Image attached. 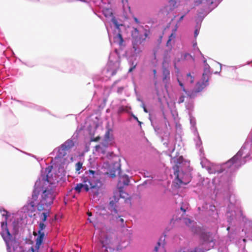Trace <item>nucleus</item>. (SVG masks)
Segmentation results:
<instances>
[{"label":"nucleus","instance_id":"obj_33","mask_svg":"<svg viewBox=\"0 0 252 252\" xmlns=\"http://www.w3.org/2000/svg\"><path fill=\"white\" fill-rule=\"evenodd\" d=\"M82 163L80 161H78L76 164V171H79L82 168Z\"/></svg>","mask_w":252,"mask_h":252},{"label":"nucleus","instance_id":"obj_34","mask_svg":"<svg viewBox=\"0 0 252 252\" xmlns=\"http://www.w3.org/2000/svg\"><path fill=\"white\" fill-rule=\"evenodd\" d=\"M125 111H126V108L123 106H120L118 109V112L119 113H122Z\"/></svg>","mask_w":252,"mask_h":252},{"label":"nucleus","instance_id":"obj_46","mask_svg":"<svg viewBox=\"0 0 252 252\" xmlns=\"http://www.w3.org/2000/svg\"><path fill=\"white\" fill-rule=\"evenodd\" d=\"M131 117L135 120L137 122H138L139 120L138 119V118L135 116L134 114H131Z\"/></svg>","mask_w":252,"mask_h":252},{"label":"nucleus","instance_id":"obj_3","mask_svg":"<svg viewBox=\"0 0 252 252\" xmlns=\"http://www.w3.org/2000/svg\"><path fill=\"white\" fill-rule=\"evenodd\" d=\"M81 181L83 183L88 184L91 192L94 195L98 194L102 183L100 181V175L97 172L91 169L86 171L81 178Z\"/></svg>","mask_w":252,"mask_h":252},{"label":"nucleus","instance_id":"obj_59","mask_svg":"<svg viewBox=\"0 0 252 252\" xmlns=\"http://www.w3.org/2000/svg\"><path fill=\"white\" fill-rule=\"evenodd\" d=\"M137 100L139 101H140L141 102V100H142V99H141L140 98H137Z\"/></svg>","mask_w":252,"mask_h":252},{"label":"nucleus","instance_id":"obj_55","mask_svg":"<svg viewBox=\"0 0 252 252\" xmlns=\"http://www.w3.org/2000/svg\"><path fill=\"white\" fill-rule=\"evenodd\" d=\"M122 223H124V220L123 219H120V220H119Z\"/></svg>","mask_w":252,"mask_h":252},{"label":"nucleus","instance_id":"obj_41","mask_svg":"<svg viewBox=\"0 0 252 252\" xmlns=\"http://www.w3.org/2000/svg\"><path fill=\"white\" fill-rule=\"evenodd\" d=\"M109 134H110V133H109V131L108 130L106 132V133L105 134V138L106 139H108L109 138Z\"/></svg>","mask_w":252,"mask_h":252},{"label":"nucleus","instance_id":"obj_20","mask_svg":"<svg viewBox=\"0 0 252 252\" xmlns=\"http://www.w3.org/2000/svg\"><path fill=\"white\" fill-rule=\"evenodd\" d=\"M44 237L45 234L44 232H38V236L35 240L36 249H39L40 246L43 243Z\"/></svg>","mask_w":252,"mask_h":252},{"label":"nucleus","instance_id":"obj_61","mask_svg":"<svg viewBox=\"0 0 252 252\" xmlns=\"http://www.w3.org/2000/svg\"><path fill=\"white\" fill-rule=\"evenodd\" d=\"M100 147L99 145H97L95 146L96 149L99 148Z\"/></svg>","mask_w":252,"mask_h":252},{"label":"nucleus","instance_id":"obj_44","mask_svg":"<svg viewBox=\"0 0 252 252\" xmlns=\"http://www.w3.org/2000/svg\"><path fill=\"white\" fill-rule=\"evenodd\" d=\"M185 16V15H183L180 17L179 20L178 21V23H179L180 22H181V21L183 20Z\"/></svg>","mask_w":252,"mask_h":252},{"label":"nucleus","instance_id":"obj_5","mask_svg":"<svg viewBox=\"0 0 252 252\" xmlns=\"http://www.w3.org/2000/svg\"><path fill=\"white\" fill-rule=\"evenodd\" d=\"M0 212L2 216L4 218V220L1 222V232L0 234L5 243L7 252H11V248L13 244L15 243V240L7 227V220L9 214L4 209H0Z\"/></svg>","mask_w":252,"mask_h":252},{"label":"nucleus","instance_id":"obj_36","mask_svg":"<svg viewBox=\"0 0 252 252\" xmlns=\"http://www.w3.org/2000/svg\"><path fill=\"white\" fill-rule=\"evenodd\" d=\"M136 64H134L133 62H132L131 64V66L128 70V72H130L133 71V70L135 68Z\"/></svg>","mask_w":252,"mask_h":252},{"label":"nucleus","instance_id":"obj_13","mask_svg":"<svg viewBox=\"0 0 252 252\" xmlns=\"http://www.w3.org/2000/svg\"><path fill=\"white\" fill-rule=\"evenodd\" d=\"M170 56H167L166 53L164 54L163 61L162 64V81L164 83H167L170 81V70L167 67L164 65L165 63H167L170 61Z\"/></svg>","mask_w":252,"mask_h":252},{"label":"nucleus","instance_id":"obj_52","mask_svg":"<svg viewBox=\"0 0 252 252\" xmlns=\"http://www.w3.org/2000/svg\"><path fill=\"white\" fill-rule=\"evenodd\" d=\"M153 74H154V75L156 76V74H157V70H156V69H154L153 70Z\"/></svg>","mask_w":252,"mask_h":252},{"label":"nucleus","instance_id":"obj_40","mask_svg":"<svg viewBox=\"0 0 252 252\" xmlns=\"http://www.w3.org/2000/svg\"><path fill=\"white\" fill-rule=\"evenodd\" d=\"M199 32V31L197 30V29H195L194 32V36L195 38H196L197 35H198Z\"/></svg>","mask_w":252,"mask_h":252},{"label":"nucleus","instance_id":"obj_53","mask_svg":"<svg viewBox=\"0 0 252 252\" xmlns=\"http://www.w3.org/2000/svg\"><path fill=\"white\" fill-rule=\"evenodd\" d=\"M123 195L125 196V197H123V198H126L127 197L128 194L126 193V194L125 193H123Z\"/></svg>","mask_w":252,"mask_h":252},{"label":"nucleus","instance_id":"obj_8","mask_svg":"<svg viewBox=\"0 0 252 252\" xmlns=\"http://www.w3.org/2000/svg\"><path fill=\"white\" fill-rule=\"evenodd\" d=\"M200 237L202 245L205 246V250L200 248H195L193 251H183V252H205V251H208L213 248L215 246V240L212 233L202 232L200 234Z\"/></svg>","mask_w":252,"mask_h":252},{"label":"nucleus","instance_id":"obj_2","mask_svg":"<svg viewBox=\"0 0 252 252\" xmlns=\"http://www.w3.org/2000/svg\"><path fill=\"white\" fill-rule=\"evenodd\" d=\"M226 216L227 219V222L229 226L227 227L228 233V238L230 242H235L238 239V234L236 230H232L230 231V225L235 220H244L245 216L243 213L242 208L241 205V201L236 198L234 194L229 196V204H228Z\"/></svg>","mask_w":252,"mask_h":252},{"label":"nucleus","instance_id":"obj_42","mask_svg":"<svg viewBox=\"0 0 252 252\" xmlns=\"http://www.w3.org/2000/svg\"><path fill=\"white\" fill-rule=\"evenodd\" d=\"M185 222L186 224H188V223H191V220H190V219H185Z\"/></svg>","mask_w":252,"mask_h":252},{"label":"nucleus","instance_id":"obj_48","mask_svg":"<svg viewBox=\"0 0 252 252\" xmlns=\"http://www.w3.org/2000/svg\"><path fill=\"white\" fill-rule=\"evenodd\" d=\"M12 100H14V101H17V102H19V103H20V101H21V100H18V99H16V98H13L12 97Z\"/></svg>","mask_w":252,"mask_h":252},{"label":"nucleus","instance_id":"obj_22","mask_svg":"<svg viewBox=\"0 0 252 252\" xmlns=\"http://www.w3.org/2000/svg\"><path fill=\"white\" fill-rule=\"evenodd\" d=\"M176 37V35L175 33H172L168 37V39L167 41V43H166V46L167 47H170V49L169 50H165L164 51V54H165V53H166V54L167 55V56H170L169 55V53H170L171 51V48H172V46L171 45V40L175 38Z\"/></svg>","mask_w":252,"mask_h":252},{"label":"nucleus","instance_id":"obj_11","mask_svg":"<svg viewBox=\"0 0 252 252\" xmlns=\"http://www.w3.org/2000/svg\"><path fill=\"white\" fill-rule=\"evenodd\" d=\"M198 209L200 214L210 218L208 220L211 221L215 222L217 220L219 216L215 205L206 203L201 207H199Z\"/></svg>","mask_w":252,"mask_h":252},{"label":"nucleus","instance_id":"obj_1","mask_svg":"<svg viewBox=\"0 0 252 252\" xmlns=\"http://www.w3.org/2000/svg\"><path fill=\"white\" fill-rule=\"evenodd\" d=\"M52 166H48L41 170L40 176L34 184L32 197L28 200V205L32 209L35 206L38 197L41 194L39 202L37 204L38 211H46L40 215L42 222L47 220L49 210L56 197V185L51 177Z\"/></svg>","mask_w":252,"mask_h":252},{"label":"nucleus","instance_id":"obj_7","mask_svg":"<svg viewBox=\"0 0 252 252\" xmlns=\"http://www.w3.org/2000/svg\"><path fill=\"white\" fill-rule=\"evenodd\" d=\"M149 31L144 30V32L138 30L136 28H133L131 32L132 39V47L136 54L139 53L140 51L138 45L145 42L148 37Z\"/></svg>","mask_w":252,"mask_h":252},{"label":"nucleus","instance_id":"obj_50","mask_svg":"<svg viewBox=\"0 0 252 252\" xmlns=\"http://www.w3.org/2000/svg\"><path fill=\"white\" fill-rule=\"evenodd\" d=\"M181 210L183 211L184 214L185 213L186 210L183 207H181Z\"/></svg>","mask_w":252,"mask_h":252},{"label":"nucleus","instance_id":"obj_64","mask_svg":"<svg viewBox=\"0 0 252 252\" xmlns=\"http://www.w3.org/2000/svg\"><path fill=\"white\" fill-rule=\"evenodd\" d=\"M88 215L89 216H91V215L90 214V213H88Z\"/></svg>","mask_w":252,"mask_h":252},{"label":"nucleus","instance_id":"obj_43","mask_svg":"<svg viewBox=\"0 0 252 252\" xmlns=\"http://www.w3.org/2000/svg\"><path fill=\"white\" fill-rule=\"evenodd\" d=\"M186 107L188 109H191V108L192 107V104L191 103H189L187 105H186Z\"/></svg>","mask_w":252,"mask_h":252},{"label":"nucleus","instance_id":"obj_30","mask_svg":"<svg viewBox=\"0 0 252 252\" xmlns=\"http://www.w3.org/2000/svg\"><path fill=\"white\" fill-rule=\"evenodd\" d=\"M46 225L43 222H40L39 224L38 232H43V230L45 228Z\"/></svg>","mask_w":252,"mask_h":252},{"label":"nucleus","instance_id":"obj_18","mask_svg":"<svg viewBox=\"0 0 252 252\" xmlns=\"http://www.w3.org/2000/svg\"><path fill=\"white\" fill-rule=\"evenodd\" d=\"M174 175L176 176L175 180L176 181V184L179 186H181L182 185H187V183H185L183 181L182 179L179 177V167L178 166L174 167Z\"/></svg>","mask_w":252,"mask_h":252},{"label":"nucleus","instance_id":"obj_27","mask_svg":"<svg viewBox=\"0 0 252 252\" xmlns=\"http://www.w3.org/2000/svg\"><path fill=\"white\" fill-rule=\"evenodd\" d=\"M186 81L187 82L192 84L194 81V77L193 76L191 75L190 73L189 72L187 74Z\"/></svg>","mask_w":252,"mask_h":252},{"label":"nucleus","instance_id":"obj_47","mask_svg":"<svg viewBox=\"0 0 252 252\" xmlns=\"http://www.w3.org/2000/svg\"><path fill=\"white\" fill-rule=\"evenodd\" d=\"M141 106L143 108L144 107H145V105L144 104V102H143V100H141Z\"/></svg>","mask_w":252,"mask_h":252},{"label":"nucleus","instance_id":"obj_17","mask_svg":"<svg viewBox=\"0 0 252 252\" xmlns=\"http://www.w3.org/2000/svg\"><path fill=\"white\" fill-rule=\"evenodd\" d=\"M20 103L24 106L31 108L33 109L34 110H37V111H43V108L42 107L37 105L34 103H32V102L25 101H20Z\"/></svg>","mask_w":252,"mask_h":252},{"label":"nucleus","instance_id":"obj_15","mask_svg":"<svg viewBox=\"0 0 252 252\" xmlns=\"http://www.w3.org/2000/svg\"><path fill=\"white\" fill-rule=\"evenodd\" d=\"M64 164H60L57 166V170L56 171L55 175L57 177L56 179L58 182H64L66 181V171L64 169Z\"/></svg>","mask_w":252,"mask_h":252},{"label":"nucleus","instance_id":"obj_58","mask_svg":"<svg viewBox=\"0 0 252 252\" xmlns=\"http://www.w3.org/2000/svg\"><path fill=\"white\" fill-rule=\"evenodd\" d=\"M220 72L216 71L214 72V74H220Z\"/></svg>","mask_w":252,"mask_h":252},{"label":"nucleus","instance_id":"obj_39","mask_svg":"<svg viewBox=\"0 0 252 252\" xmlns=\"http://www.w3.org/2000/svg\"><path fill=\"white\" fill-rule=\"evenodd\" d=\"M195 21H196V25L195 26V29H197V30L199 31L200 29V27H201V23L202 22H200V23H199L198 24L197 21V20H195Z\"/></svg>","mask_w":252,"mask_h":252},{"label":"nucleus","instance_id":"obj_63","mask_svg":"<svg viewBox=\"0 0 252 252\" xmlns=\"http://www.w3.org/2000/svg\"><path fill=\"white\" fill-rule=\"evenodd\" d=\"M251 63H252V61H251V62H248V64H250Z\"/></svg>","mask_w":252,"mask_h":252},{"label":"nucleus","instance_id":"obj_60","mask_svg":"<svg viewBox=\"0 0 252 252\" xmlns=\"http://www.w3.org/2000/svg\"><path fill=\"white\" fill-rule=\"evenodd\" d=\"M174 68L175 69L177 68L176 63H174Z\"/></svg>","mask_w":252,"mask_h":252},{"label":"nucleus","instance_id":"obj_25","mask_svg":"<svg viewBox=\"0 0 252 252\" xmlns=\"http://www.w3.org/2000/svg\"><path fill=\"white\" fill-rule=\"evenodd\" d=\"M222 0H202L206 2L208 5H213L215 7H217Z\"/></svg>","mask_w":252,"mask_h":252},{"label":"nucleus","instance_id":"obj_38","mask_svg":"<svg viewBox=\"0 0 252 252\" xmlns=\"http://www.w3.org/2000/svg\"><path fill=\"white\" fill-rule=\"evenodd\" d=\"M39 249H36V245H35V247H32L30 249V250L32 252H38Z\"/></svg>","mask_w":252,"mask_h":252},{"label":"nucleus","instance_id":"obj_23","mask_svg":"<svg viewBox=\"0 0 252 252\" xmlns=\"http://www.w3.org/2000/svg\"><path fill=\"white\" fill-rule=\"evenodd\" d=\"M108 209L112 213H114V214L117 213L118 211L116 209V202L114 201L111 200L110 201L108 205Z\"/></svg>","mask_w":252,"mask_h":252},{"label":"nucleus","instance_id":"obj_35","mask_svg":"<svg viewBox=\"0 0 252 252\" xmlns=\"http://www.w3.org/2000/svg\"><path fill=\"white\" fill-rule=\"evenodd\" d=\"M185 96L184 95H181L178 99V103L180 104V103H183L185 100Z\"/></svg>","mask_w":252,"mask_h":252},{"label":"nucleus","instance_id":"obj_31","mask_svg":"<svg viewBox=\"0 0 252 252\" xmlns=\"http://www.w3.org/2000/svg\"><path fill=\"white\" fill-rule=\"evenodd\" d=\"M184 60H188V58L191 59L193 61H194V58L192 57L190 54L188 53H186L184 54L182 56Z\"/></svg>","mask_w":252,"mask_h":252},{"label":"nucleus","instance_id":"obj_56","mask_svg":"<svg viewBox=\"0 0 252 252\" xmlns=\"http://www.w3.org/2000/svg\"><path fill=\"white\" fill-rule=\"evenodd\" d=\"M137 122H138L139 125L141 126V125L142 124V123L139 121H138Z\"/></svg>","mask_w":252,"mask_h":252},{"label":"nucleus","instance_id":"obj_10","mask_svg":"<svg viewBox=\"0 0 252 252\" xmlns=\"http://www.w3.org/2000/svg\"><path fill=\"white\" fill-rule=\"evenodd\" d=\"M73 139H75L74 135L70 139L64 142L58 148L54 150L51 154L54 155L55 153L56 154L55 157V160L63 158L66 155V152L74 146V142L73 141Z\"/></svg>","mask_w":252,"mask_h":252},{"label":"nucleus","instance_id":"obj_16","mask_svg":"<svg viewBox=\"0 0 252 252\" xmlns=\"http://www.w3.org/2000/svg\"><path fill=\"white\" fill-rule=\"evenodd\" d=\"M211 67L208 64H204L203 72L202 76L201 81L209 85V80L212 75Z\"/></svg>","mask_w":252,"mask_h":252},{"label":"nucleus","instance_id":"obj_32","mask_svg":"<svg viewBox=\"0 0 252 252\" xmlns=\"http://www.w3.org/2000/svg\"><path fill=\"white\" fill-rule=\"evenodd\" d=\"M177 80L179 86L182 88V91L184 92H187V90L185 88L183 83L178 78Z\"/></svg>","mask_w":252,"mask_h":252},{"label":"nucleus","instance_id":"obj_45","mask_svg":"<svg viewBox=\"0 0 252 252\" xmlns=\"http://www.w3.org/2000/svg\"><path fill=\"white\" fill-rule=\"evenodd\" d=\"M133 19H134V22L136 24H139L140 23V22H139V20L136 17H134Z\"/></svg>","mask_w":252,"mask_h":252},{"label":"nucleus","instance_id":"obj_19","mask_svg":"<svg viewBox=\"0 0 252 252\" xmlns=\"http://www.w3.org/2000/svg\"><path fill=\"white\" fill-rule=\"evenodd\" d=\"M84 189L86 191H89L90 189L89 185L87 183L77 184L75 186L74 189L77 192H80L82 189Z\"/></svg>","mask_w":252,"mask_h":252},{"label":"nucleus","instance_id":"obj_29","mask_svg":"<svg viewBox=\"0 0 252 252\" xmlns=\"http://www.w3.org/2000/svg\"><path fill=\"white\" fill-rule=\"evenodd\" d=\"M149 120H150L151 125L153 126V127H154L155 131L157 132L159 129V127L158 126L155 125L154 121L152 119V118L151 117L150 114L149 115Z\"/></svg>","mask_w":252,"mask_h":252},{"label":"nucleus","instance_id":"obj_26","mask_svg":"<svg viewBox=\"0 0 252 252\" xmlns=\"http://www.w3.org/2000/svg\"><path fill=\"white\" fill-rule=\"evenodd\" d=\"M189 121H190V124L191 126V129L193 131V133H194V128L196 127L195 126L196 120H195V118L191 115L190 112H189Z\"/></svg>","mask_w":252,"mask_h":252},{"label":"nucleus","instance_id":"obj_14","mask_svg":"<svg viewBox=\"0 0 252 252\" xmlns=\"http://www.w3.org/2000/svg\"><path fill=\"white\" fill-rule=\"evenodd\" d=\"M209 85L201 81L197 82L196 84L195 87L192 91H187L185 92L188 96L190 98H194L197 96V94L202 91L204 88L208 86Z\"/></svg>","mask_w":252,"mask_h":252},{"label":"nucleus","instance_id":"obj_62","mask_svg":"<svg viewBox=\"0 0 252 252\" xmlns=\"http://www.w3.org/2000/svg\"><path fill=\"white\" fill-rule=\"evenodd\" d=\"M88 220L90 222H92L91 220L89 218H88Z\"/></svg>","mask_w":252,"mask_h":252},{"label":"nucleus","instance_id":"obj_57","mask_svg":"<svg viewBox=\"0 0 252 252\" xmlns=\"http://www.w3.org/2000/svg\"><path fill=\"white\" fill-rule=\"evenodd\" d=\"M218 63V64H219V65H220V70H221V65H222V64H221V63Z\"/></svg>","mask_w":252,"mask_h":252},{"label":"nucleus","instance_id":"obj_51","mask_svg":"<svg viewBox=\"0 0 252 252\" xmlns=\"http://www.w3.org/2000/svg\"><path fill=\"white\" fill-rule=\"evenodd\" d=\"M143 110L145 113H148V110L146 108V106L143 108Z\"/></svg>","mask_w":252,"mask_h":252},{"label":"nucleus","instance_id":"obj_49","mask_svg":"<svg viewBox=\"0 0 252 252\" xmlns=\"http://www.w3.org/2000/svg\"><path fill=\"white\" fill-rule=\"evenodd\" d=\"M203 57V59H203V61L204 64L207 63L206 59H205V58H204V56H203V57Z\"/></svg>","mask_w":252,"mask_h":252},{"label":"nucleus","instance_id":"obj_6","mask_svg":"<svg viewBox=\"0 0 252 252\" xmlns=\"http://www.w3.org/2000/svg\"><path fill=\"white\" fill-rule=\"evenodd\" d=\"M120 65V57L117 50L115 49L114 52L110 54L107 66L102 73L106 77L110 78L116 74Z\"/></svg>","mask_w":252,"mask_h":252},{"label":"nucleus","instance_id":"obj_9","mask_svg":"<svg viewBox=\"0 0 252 252\" xmlns=\"http://www.w3.org/2000/svg\"><path fill=\"white\" fill-rule=\"evenodd\" d=\"M103 13L105 17L107 18L112 17L111 21L114 25L115 28L119 31L118 33L113 37L114 42L117 43L120 47L124 46V40L123 38L122 34L120 32V26H122L121 24H119L118 22L115 17L113 15L112 10L109 9H106L103 10Z\"/></svg>","mask_w":252,"mask_h":252},{"label":"nucleus","instance_id":"obj_24","mask_svg":"<svg viewBox=\"0 0 252 252\" xmlns=\"http://www.w3.org/2000/svg\"><path fill=\"white\" fill-rule=\"evenodd\" d=\"M206 14L205 13L204 11L203 10H201L200 11H198L197 13V17L196 19V20L197 21L198 24L202 22L204 17L206 16Z\"/></svg>","mask_w":252,"mask_h":252},{"label":"nucleus","instance_id":"obj_12","mask_svg":"<svg viewBox=\"0 0 252 252\" xmlns=\"http://www.w3.org/2000/svg\"><path fill=\"white\" fill-rule=\"evenodd\" d=\"M194 134L195 136H196V138L194 139V140L195 143L196 148L199 150V156L201 159L200 163L201 164L202 167H203V159H205V158L204 157V153L202 147V142L196 127L194 128Z\"/></svg>","mask_w":252,"mask_h":252},{"label":"nucleus","instance_id":"obj_21","mask_svg":"<svg viewBox=\"0 0 252 252\" xmlns=\"http://www.w3.org/2000/svg\"><path fill=\"white\" fill-rule=\"evenodd\" d=\"M162 237L160 238L159 241L157 243V245L155 247L154 251L153 252H158L159 250L162 251L163 252H165L164 245H165V239H163V242L161 243L160 241H161Z\"/></svg>","mask_w":252,"mask_h":252},{"label":"nucleus","instance_id":"obj_54","mask_svg":"<svg viewBox=\"0 0 252 252\" xmlns=\"http://www.w3.org/2000/svg\"><path fill=\"white\" fill-rule=\"evenodd\" d=\"M118 82H119V80H118V81H115V82L114 83V84H113V87H115V86L116 85V84Z\"/></svg>","mask_w":252,"mask_h":252},{"label":"nucleus","instance_id":"obj_37","mask_svg":"<svg viewBox=\"0 0 252 252\" xmlns=\"http://www.w3.org/2000/svg\"><path fill=\"white\" fill-rule=\"evenodd\" d=\"M124 89V87L123 86L118 87L117 91V93L118 94H122L123 92Z\"/></svg>","mask_w":252,"mask_h":252},{"label":"nucleus","instance_id":"obj_28","mask_svg":"<svg viewBox=\"0 0 252 252\" xmlns=\"http://www.w3.org/2000/svg\"><path fill=\"white\" fill-rule=\"evenodd\" d=\"M193 47L195 53L198 52L201 56V57H203V54L201 53L199 49L197 46V42L196 41H194L193 43Z\"/></svg>","mask_w":252,"mask_h":252},{"label":"nucleus","instance_id":"obj_4","mask_svg":"<svg viewBox=\"0 0 252 252\" xmlns=\"http://www.w3.org/2000/svg\"><path fill=\"white\" fill-rule=\"evenodd\" d=\"M121 164L119 162H115L109 166V176L112 178L115 177L117 175L119 176L118 183V188L120 192L121 197H125L123 195V193L126 194V192L123 191V186L128 185L130 180L128 175L125 174L121 176Z\"/></svg>","mask_w":252,"mask_h":252}]
</instances>
